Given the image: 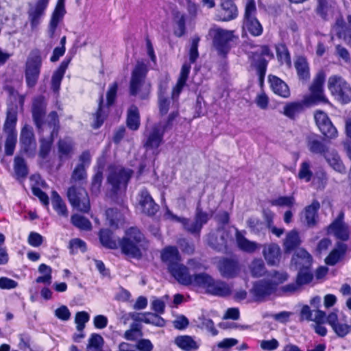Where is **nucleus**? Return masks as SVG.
<instances>
[{
	"label": "nucleus",
	"instance_id": "nucleus-1",
	"mask_svg": "<svg viewBox=\"0 0 351 351\" xmlns=\"http://www.w3.org/2000/svg\"><path fill=\"white\" fill-rule=\"evenodd\" d=\"M144 235L137 227H130L125 232V235L119 240V247L121 252L130 257L141 258V246Z\"/></svg>",
	"mask_w": 351,
	"mask_h": 351
},
{
	"label": "nucleus",
	"instance_id": "nucleus-2",
	"mask_svg": "<svg viewBox=\"0 0 351 351\" xmlns=\"http://www.w3.org/2000/svg\"><path fill=\"white\" fill-rule=\"evenodd\" d=\"M195 278L198 287L204 288L206 293L211 295L226 298L232 293L231 287L227 282L221 280H215L208 274L199 273Z\"/></svg>",
	"mask_w": 351,
	"mask_h": 351
},
{
	"label": "nucleus",
	"instance_id": "nucleus-3",
	"mask_svg": "<svg viewBox=\"0 0 351 351\" xmlns=\"http://www.w3.org/2000/svg\"><path fill=\"white\" fill-rule=\"evenodd\" d=\"M43 58L40 49L31 50L25 65V78L26 85L32 88L37 84L41 72Z\"/></svg>",
	"mask_w": 351,
	"mask_h": 351
},
{
	"label": "nucleus",
	"instance_id": "nucleus-4",
	"mask_svg": "<svg viewBox=\"0 0 351 351\" xmlns=\"http://www.w3.org/2000/svg\"><path fill=\"white\" fill-rule=\"evenodd\" d=\"M238 39L239 37L234 34V31L219 27L214 30L213 47L217 51L218 56L226 59Z\"/></svg>",
	"mask_w": 351,
	"mask_h": 351
},
{
	"label": "nucleus",
	"instance_id": "nucleus-5",
	"mask_svg": "<svg viewBox=\"0 0 351 351\" xmlns=\"http://www.w3.org/2000/svg\"><path fill=\"white\" fill-rule=\"evenodd\" d=\"M256 14L255 0H247L242 20V29L254 37L260 36L263 33V27L257 19Z\"/></svg>",
	"mask_w": 351,
	"mask_h": 351
},
{
	"label": "nucleus",
	"instance_id": "nucleus-6",
	"mask_svg": "<svg viewBox=\"0 0 351 351\" xmlns=\"http://www.w3.org/2000/svg\"><path fill=\"white\" fill-rule=\"evenodd\" d=\"M171 217L176 221L182 223L184 230L198 239L200 237L203 226L208 223L210 218L209 214L204 211L199 206H197L195 209L194 220L192 222L189 218L178 217L173 214Z\"/></svg>",
	"mask_w": 351,
	"mask_h": 351
},
{
	"label": "nucleus",
	"instance_id": "nucleus-7",
	"mask_svg": "<svg viewBox=\"0 0 351 351\" xmlns=\"http://www.w3.org/2000/svg\"><path fill=\"white\" fill-rule=\"evenodd\" d=\"M134 171L131 169L124 167L110 165L107 182L111 186V191L114 194H117L123 187L125 189Z\"/></svg>",
	"mask_w": 351,
	"mask_h": 351
},
{
	"label": "nucleus",
	"instance_id": "nucleus-8",
	"mask_svg": "<svg viewBox=\"0 0 351 351\" xmlns=\"http://www.w3.org/2000/svg\"><path fill=\"white\" fill-rule=\"evenodd\" d=\"M327 85L332 95L336 97L341 103L346 104L351 101V86L342 76H330Z\"/></svg>",
	"mask_w": 351,
	"mask_h": 351
},
{
	"label": "nucleus",
	"instance_id": "nucleus-9",
	"mask_svg": "<svg viewBox=\"0 0 351 351\" xmlns=\"http://www.w3.org/2000/svg\"><path fill=\"white\" fill-rule=\"evenodd\" d=\"M66 196L71 206L79 212L88 213L90 210L89 197L84 188L73 185L68 188Z\"/></svg>",
	"mask_w": 351,
	"mask_h": 351
},
{
	"label": "nucleus",
	"instance_id": "nucleus-10",
	"mask_svg": "<svg viewBox=\"0 0 351 351\" xmlns=\"http://www.w3.org/2000/svg\"><path fill=\"white\" fill-rule=\"evenodd\" d=\"M324 73H318L314 77L313 82L309 87V95L306 96L304 98V102L306 106L317 105L320 103L326 104L328 101L324 93Z\"/></svg>",
	"mask_w": 351,
	"mask_h": 351
},
{
	"label": "nucleus",
	"instance_id": "nucleus-11",
	"mask_svg": "<svg viewBox=\"0 0 351 351\" xmlns=\"http://www.w3.org/2000/svg\"><path fill=\"white\" fill-rule=\"evenodd\" d=\"M149 72L147 65L143 61H138L131 73L129 82V93L131 96L139 94Z\"/></svg>",
	"mask_w": 351,
	"mask_h": 351
},
{
	"label": "nucleus",
	"instance_id": "nucleus-12",
	"mask_svg": "<svg viewBox=\"0 0 351 351\" xmlns=\"http://www.w3.org/2000/svg\"><path fill=\"white\" fill-rule=\"evenodd\" d=\"M254 56L257 57L254 59V66L258 76L259 85L263 87L269 61L272 60L274 56L267 45H261L260 53H256Z\"/></svg>",
	"mask_w": 351,
	"mask_h": 351
},
{
	"label": "nucleus",
	"instance_id": "nucleus-13",
	"mask_svg": "<svg viewBox=\"0 0 351 351\" xmlns=\"http://www.w3.org/2000/svg\"><path fill=\"white\" fill-rule=\"evenodd\" d=\"M25 102V96L19 95V101H14L8 104L5 120L3 130L5 133H17L16 127L18 120L19 107L23 109Z\"/></svg>",
	"mask_w": 351,
	"mask_h": 351
},
{
	"label": "nucleus",
	"instance_id": "nucleus-14",
	"mask_svg": "<svg viewBox=\"0 0 351 351\" xmlns=\"http://www.w3.org/2000/svg\"><path fill=\"white\" fill-rule=\"evenodd\" d=\"M167 271L182 285L189 286L194 285L198 286V282L195 278L198 274L191 275L189 267L181 262L171 267Z\"/></svg>",
	"mask_w": 351,
	"mask_h": 351
},
{
	"label": "nucleus",
	"instance_id": "nucleus-15",
	"mask_svg": "<svg viewBox=\"0 0 351 351\" xmlns=\"http://www.w3.org/2000/svg\"><path fill=\"white\" fill-rule=\"evenodd\" d=\"M217 269L222 277L232 279L239 275L241 270V265L237 258L222 257L218 261Z\"/></svg>",
	"mask_w": 351,
	"mask_h": 351
},
{
	"label": "nucleus",
	"instance_id": "nucleus-16",
	"mask_svg": "<svg viewBox=\"0 0 351 351\" xmlns=\"http://www.w3.org/2000/svg\"><path fill=\"white\" fill-rule=\"evenodd\" d=\"M314 119L316 125L325 138L332 139L337 136V130L325 112L315 111Z\"/></svg>",
	"mask_w": 351,
	"mask_h": 351
},
{
	"label": "nucleus",
	"instance_id": "nucleus-17",
	"mask_svg": "<svg viewBox=\"0 0 351 351\" xmlns=\"http://www.w3.org/2000/svg\"><path fill=\"white\" fill-rule=\"evenodd\" d=\"M49 3V0H36L34 5L29 4L27 14L32 29L36 28L40 25L41 19L45 14Z\"/></svg>",
	"mask_w": 351,
	"mask_h": 351
},
{
	"label": "nucleus",
	"instance_id": "nucleus-18",
	"mask_svg": "<svg viewBox=\"0 0 351 351\" xmlns=\"http://www.w3.org/2000/svg\"><path fill=\"white\" fill-rule=\"evenodd\" d=\"M138 204L142 213L150 217H154L160 209L159 205L156 203L146 189L140 192Z\"/></svg>",
	"mask_w": 351,
	"mask_h": 351
},
{
	"label": "nucleus",
	"instance_id": "nucleus-19",
	"mask_svg": "<svg viewBox=\"0 0 351 351\" xmlns=\"http://www.w3.org/2000/svg\"><path fill=\"white\" fill-rule=\"evenodd\" d=\"M263 255L267 264L269 266H278L281 259L280 246L276 243L263 245Z\"/></svg>",
	"mask_w": 351,
	"mask_h": 351
},
{
	"label": "nucleus",
	"instance_id": "nucleus-20",
	"mask_svg": "<svg viewBox=\"0 0 351 351\" xmlns=\"http://www.w3.org/2000/svg\"><path fill=\"white\" fill-rule=\"evenodd\" d=\"M20 144L22 150L27 154H34L36 148L34 134L31 128L24 126L20 134Z\"/></svg>",
	"mask_w": 351,
	"mask_h": 351
},
{
	"label": "nucleus",
	"instance_id": "nucleus-21",
	"mask_svg": "<svg viewBox=\"0 0 351 351\" xmlns=\"http://www.w3.org/2000/svg\"><path fill=\"white\" fill-rule=\"evenodd\" d=\"M160 259L169 269L182 261V257L176 246L167 245L160 252Z\"/></svg>",
	"mask_w": 351,
	"mask_h": 351
},
{
	"label": "nucleus",
	"instance_id": "nucleus-22",
	"mask_svg": "<svg viewBox=\"0 0 351 351\" xmlns=\"http://www.w3.org/2000/svg\"><path fill=\"white\" fill-rule=\"evenodd\" d=\"M315 12L324 21H329L335 14L337 2L335 0H316Z\"/></svg>",
	"mask_w": 351,
	"mask_h": 351
},
{
	"label": "nucleus",
	"instance_id": "nucleus-23",
	"mask_svg": "<svg viewBox=\"0 0 351 351\" xmlns=\"http://www.w3.org/2000/svg\"><path fill=\"white\" fill-rule=\"evenodd\" d=\"M238 16V9L232 1H222L221 9L216 14V20L227 22L235 19Z\"/></svg>",
	"mask_w": 351,
	"mask_h": 351
},
{
	"label": "nucleus",
	"instance_id": "nucleus-24",
	"mask_svg": "<svg viewBox=\"0 0 351 351\" xmlns=\"http://www.w3.org/2000/svg\"><path fill=\"white\" fill-rule=\"evenodd\" d=\"M268 82L271 90L275 95L285 99L291 96L288 84L279 77L270 74L268 75Z\"/></svg>",
	"mask_w": 351,
	"mask_h": 351
},
{
	"label": "nucleus",
	"instance_id": "nucleus-25",
	"mask_svg": "<svg viewBox=\"0 0 351 351\" xmlns=\"http://www.w3.org/2000/svg\"><path fill=\"white\" fill-rule=\"evenodd\" d=\"M46 113V104L43 96L36 97L32 106V118L37 128H41L44 124Z\"/></svg>",
	"mask_w": 351,
	"mask_h": 351
},
{
	"label": "nucleus",
	"instance_id": "nucleus-26",
	"mask_svg": "<svg viewBox=\"0 0 351 351\" xmlns=\"http://www.w3.org/2000/svg\"><path fill=\"white\" fill-rule=\"evenodd\" d=\"M253 295L261 300L270 295L276 290V284L271 280H260L253 286Z\"/></svg>",
	"mask_w": 351,
	"mask_h": 351
},
{
	"label": "nucleus",
	"instance_id": "nucleus-27",
	"mask_svg": "<svg viewBox=\"0 0 351 351\" xmlns=\"http://www.w3.org/2000/svg\"><path fill=\"white\" fill-rule=\"evenodd\" d=\"M71 61V57L66 58L53 71L51 80V88L53 93H56L60 91L62 81Z\"/></svg>",
	"mask_w": 351,
	"mask_h": 351
},
{
	"label": "nucleus",
	"instance_id": "nucleus-28",
	"mask_svg": "<svg viewBox=\"0 0 351 351\" xmlns=\"http://www.w3.org/2000/svg\"><path fill=\"white\" fill-rule=\"evenodd\" d=\"M165 131L159 127L154 126L147 136L143 143L146 149H157L163 143Z\"/></svg>",
	"mask_w": 351,
	"mask_h": 351
},
{
	"label": "nucleus",
	"instance_id": "nucleus-29",
	"mask_svg": "<svg viewBox=\"0 0 351 351\" xmlns=\"http://www.w3.org/2000/svg\"><path fill=\"white\" fill-rule=\"evenodd\" d=\"M326 322L339 337H344L351 332V325L341 322L335 312H331L328 315Z\"/></svg>",
	"mask_w": 351,
	"mask_h": 351
},
{
	"label": "nucleus",
	"instance_id": "nucleus-30",
	"mask_svg": "<svg viewBox=\"0 0 351 351\" xmlns=\"http://www.w3.org/2000/svg\"><path fill=\"white\" fill-rule=\"evenodd\" d=\"M347 244L341 241L337 242L335 247L330 252L328 255L325 258V263L329 266L335 265L344 258L347 253Z\"/></svg>",
	"mask_w": 351,
	"mask_h": 351
},
{
	"label": "nucleus",
	"instance_id": "nucleus-31",
	"mask_svg": "<svg viewBox=\"0 0 351 351\" xmlns=\"http://www.w3.org/2000/svg\"><path fill=\"white\" fill-rule=\"evenodd\" d=\"M294 67L298 80L302 82H307L311 77L310 66L307 58L304 56H298L294 61Z\"/></svg>",
	"mask_w": 351,
	"mask_h": 351
},
{
	"label": "nucleus",
	"instance_id": "nucleus-32",
	"mask_svg": "<svg viewBox=\"0 0 351 351\" xmlns=\"http://www.w3.org/2000/svg\"><path fill=\"white\" fill-rule=\"evenodd\" d=\"M333 27L337 36L351 46V25L347 24L341 15L336 19Z\"/></svg>",
	"mask_w": 351,
	"mask_h": 351
},
{
	"label": "nucleus",
	"instance_id": "nucleus-33",
	"mask_svg": "<svg viewBox=\"0 0 351 351\" xmlns=\"http://www.w3.org/2000/svg\"><path fill=\"white\" fill-rule=\"evenodd\" d=\"M66 12L65 8H62L60 5L55 6L48 25L49 36L51 38L54 36L57 28L62 21Z\"/></svg>",
	"mask_w": 351,
	"mask_h": 351
},
{
	"label": "nucleus",
	"instance_id": "nucleus-34",
	"mask_svg": "<svg viewBox=\"0 0 351 351\" xmlns=\"http://www.w3.org/2000/svg\"><path fill=\"white\" fill-rule=\"evenodd\" d=\"M58 158L62 161L69 159L73 152L75 144L70 138H60L57 143Z\"/></svg>",
	"mask_w": 351,
	"mask_h": 351
},
{
	"label": "nucleus",
	"instance_id": "nucleus-35",
	"mask_svg": "<svg viewBox=\"0 0 351 351\" xmlns=\"http://www.w3.org/2000/svg\"><path fill=\"white\" fill-rule=\"evenodd\" d=\"M235 239L238 248L242 252L251 254L259 247L258 243L247 239L239 230H236Z\"/></svg>",
	"mask_w": 351,
	"mask_h": 351
},
{
	"label": "nucleus",
	"instance_id": "nucleus-36",
	"mask_svg": "<svg viewBox=\"0 0 351 351\" xmlns=\"http://www.w3.org/2000/svg\"><path fill=\"white\" fill-rule=\"evenodd\" d=\"M299 233L295 230L289 231L283 241V248L285 254H291L295 251L301 245Z\"/></svg>",
	"mask_w": 351,
	"mask_h": 351
},
{
	"label": "nucleus",
	"instance_id": "nucleus-37",
	"mask_svg": "<svg viewBox=\"0 0 351 351\" xmlns=\"http://www.w3.org/2000/svg\"><path fill=\"white\" fill-rule=\"evenodd\" d=\"M305 105L304 100L287 102L282 113L289 119L295 120L304 110Z\"/></svg>",
	"mask_w": 351,
	"mask_h": 351
},
{
	"label": "nucleus",
	"instance_id": "nucleus-38",
	"mask_svg": "<svg viewBox=\"0 0 351 351\" xmlns=\"http://www.w3.org/2000/svg\"><path fill=\"white\" fill-rule=\"evenodd\" d=\"M99 239L106 249L116 250L119 247V240H117L114 232L110 229H101L99 232Z\"/></svg>",
	"mask_w": 351,
	"mask_h": 351
},
{
	"label": "nucleus",
	"instance_id": "nucleus-39",
	"mask_svg": "<svg viewBox=\"0 0 351 351\" xmlns=\"http://www.w3.org/2000/svg\"><path fill=\"white\" fill-rule=\"evenodd\" d=\"M126 126L132 131H136L141 125V117L138 107L132 104L127 111Z\"/></svg>",
	"mask_w": 351,
	"mask_h": 351
},
{
	"label": "nucleus",
	"instance_id": "nucleus-40",
	"mask_svg": "<svg viewBox=\"0 0 351 351\" xmlns=\"http://www.w3.org/2000/svg\"><path fill=\"white\" fill-rule=\"evenodd\" d=\"M319 208L320 204L316 199H314L310 205L304 208V217L308 226H314L317 224Z\"/></svg>",
	"mask_w": 351,
	"mask_h": 351
},
{
	"label": "nucleus",
	"instance_id": "nucleus-41",
	"mask_svg": "<svg viewBox=\"0 0 351 351\" xmlns=\"http://www.w3.org/2000/svg\"><path fill=\"white\" fill-rule=\"evenodd\" d=\"M51 197L53 208L57 214L63 217H68L69 211L66 205L60 194L56 191H52Z\"/></svg>",
	"mask_w": 351,
	"mask_h": 351
},
{
	"label": "nucleus",
	"instance_id": "nucleus-42",
	"mask_svg": "<svg viewBox=\"0 0 351 351\" xmlns=\"http://www.w3.org/2000/svg\"><path fill=\"white\" fill-rule=\"evenodd\" d=\"M324 158L335 171L341 173H344L346 172L345 165H343L341 157L335 150H329Z\"/></svg>",
	"mask_w": 351,
	"mask_h": 351
},
{
	"label": "nucleus",
	"instance_id": "nucleus-43",
	"mask_svg": "<svg viewBox=\"0 0 351 351\" xmlns=\"http://www.w3.org/2000/svg\"><path fill=\"white\" fill-rule=\"evenodd\" d=\"M175 344L184 351L196 350L199 348V344L189 335H180L175 338Z\"/></svg>",
	"mask_w": 351,
	"mask_h": 351
},
{
	"label": "nucleus",
	"instance_id": "nucleus-44",
	"mask_svg": "<svg viewBox=\"0 0 351 351\" xmlns=\"http://www.w3.org/2000/svg\"><path fill=\"white\" fill-rule=\"evenodd\" d=\"M307 146L311 153L320 155L323 157L330 150L329 147L317 138H308L307 140Z\"/></svg>",
	"mask_w": 351,
	"mask_h": 351
},
{
	"label": "nucleus",
	"instance_id": "nucleus-45",
	"mask_svg": "<svg viewBox=\"0 0 351 351\" xmlns=\"http://www.w3.org/2000/svg\"><path fill=\"white\" fill-rule=\"evenodd\" d=\"M134 320L158 327H163L166 324V321L160 315L151 312H145L141 317L135 318Z\"/></svg>",
	"mask_w": 351,
	"mask_h": 351
},
{
	"label": "nucleus",
	"instance_id": "nucleus-46",
	"mask_svg": "<svg viewBox=\"0 0 351 351\" xmlns=\"http://www.w3.org/2000/svg\"><path fill=\"white\" fill-rule=\"evenodd\" d=\"M276 52L278 61L280 65H286L291 68L292 65L290 52L285 43L276 45Z\"/></svg>",
	"mask_w": 351,
	"mask_h": 351
},
{
	"label": "nucleus",
	"instance_id": "nucleus-47",
	"mask_svg": "<svg viewBox=\"0 0 351 351\" xmlns=\"http://www.w3.org/2000/svg\"><path fill=\"white\" fill-rule=\"evenodd\" d=\"M106 219L109 226L114 229L119 228L123 221V214L116 208H109L106 210Z\"/></svg>",
	"mask_w": 351,
	"mask_h": 351
},
{
	"label": "nucleus",
	"instance_id": "nucleus-48",
	"mask_svg": "<svg viewBox=\"0 0 351 351\" xmlns=\"http://www.w3.org/2000/svg\"><path fill=\"white\" fill-rule=\"evenodd\" d=\"M14 170L18 179H25L28 175L29 170L25 159L20 156H16L14 161Z\"/></svg>",
	"mask_w": 351,
	"mask_h": 351
},
{
	"label": "nucleus",
	"instance_id": "nucleus-49",
	"mask_svg": "<svg viewBox=\"0 0 351 351\" xmlns=\"http://www.w3.org/2000/svg\"><path fill=\"white\" fill-rule=\"evenodd\" d=\"M71 222L80 230L90 231L92 230V223L88 219L84 216L73 214L71 217Z\"/></svg>",
	"mask_w": 351,
	"mask_h": 351
},
{
	"label": "nucleus",
	"instance_id": "nucleus-50",
	"mask_svg": "<svg viewBox=\"0 0 351 351\" xmlns=\"http://www.w3.org/2000/svg\"><path fill=\"white\" fill-rule=\"evenodd\" d=\"M313 280V274L310 271L308 267L302 268L298 272L296 276L295 282L300 285V287L304 285L309 284Z\"/></svg>",
	"mask_w": 351,
	"mask_h": 351
},
{
	"label": "nucleus",
	"instance_id": "nucleus-51",
	"mask_svg": "<svg viewBox=\"0 0 351 351\" xmlns=\"http://www.w3.org/2000/svg\"><path fill=\"white\" fill-rule=\"evenodd\" d=\"M252 276L255 278H260L266 273V268L263 261L261 258H255L252 261L250 266Z\"/></svg>",
	"mask_w": 351,
	"mask_h": 351
},
{
	"label": "nucleus",
	"instance_id": "nucleus-52",
	"mask_svg": "<svg viewBox=\"0 0 351 351\" xmlns=\"http://www.w3.org/2000/svg\"><path fill=\"white\" fill-rule=\"evenodd\" d=\"M313 173L311 169V164L308 161H304L300 164L299 172L297 178L300 180H304L306 182L311 181Z\"/></svg>",
	"mask_w": 351,
	"mask_h": 351
},
{
	"label": "nucleus",
	"instance_id": "nucleus-53",
	"mask_svg": "<svg viewBox=\"0 0 351 351\" xmlns=\"http://www.w3.org/2000/svg\"><path fill=\"white\" fill-rule=\"evenodd\" d=\"M38 271L43 274V276H38L36 279L37 283H44L49 285L51 282L52 279V269L49 265L42 263L38 267Z\"/></svg>",
	"mask_w": 351,
	"mask_h": 351
},
{
	"label": "nucleus",
	"instance_id": "nucleus-54",
	"mask_svg": "<svg viewBox=\"0 0 351 351\" xmlns=\"http://www.w3.org/2000/svg\"><path fill=\"white\" fill-rule=\"evenodd\" d=\"M108 111L96 110L93 114V121L91 123L92 128L94 130L99 129L108 119Z\"/></svg>",
	"mask_w": 351,
	"mask_h": 351
},
{
	"label": "nucleus",
	"instance_id": "nucleus-55",
	"mask_svg": "<svg viewBox=\"0 0 351 351\" xmlns=\"http://www.w3.org/2000/svg\"><path fill=\"white\" fill-rule=\"evenodd\" d=\"M118 88H119V83L117 81L114 82L109 86L108 89L106 93V106L107 108H110V107L112 106L116 103Z\"/></svg>",
	"mask_w": 351,
	"mask_h": 351
},
{
	"label": "nucleus",
	"instance_id": "nucleus-56",
	"mask_svg": "<svg viewBox=\"0 0 351 351\" xmlns=\"http://www.w3.org/2000/svg\"><path fill=\"white\" fill-rule=\"evenodd\" d=\"M6 138L5 142V154L6 156H12L16 142H17V133H5Z\"/></svg>",
	"mask_w": 351,
	"mask_h": 351
},
{
	"label": "nucleus",
	"instance_id": "nucleus-57",
	"mask_svg": "<svg viewBox=\"0 0 351 351\" xmlns=\"http://www.w3.org/2000/svg\"><path fill=\"white\" fill-rule=\"evenodd\" d=\"M40 147L38 151V157L44 161L49 155L53 144L51 141H48L46 138L42 137L39 139Z\"/></svg>",
	"mask_w": 351,
	"mask_h": 351
},
{
	"label": "nucleus",
	"instance_id": "nucleus-58",
	"mask_svg": "<svg viewBox=\"0 0 351 351\" xmlns=\"http://www.w3.org/2000/svg\"><path fill=\"white\" fill-rule=\"evenodd\" d=\"M329 227L332 230L335 236L338 239L342 241H347L348 239L349 234L341 222L335 220L330 225Z\"/></svg>",
	"mask_w": 351,
	"mask_h": 351
},
{
	"label": "nucleus",
	"instance_id": "nucleus-59",
	"mask_svg": "<svg viewBox=\"0 0 351 351\" xmlns=\"http://www.w3.org/2000/svg\"><path fill=\"white\" fill-rule=\"evenodd\" d=\"M104 339L99 334L92 333L89 337L87 348L95 351H102Z\"/></svg>",
	"mask_w": 351,
	"mask_h": 351
},
{
	"label": "nucleus",
	"instance_id": "nucleus-60",
	"mask_svg": "<svg viewBox=\"0 0 351 351\" xmlns=\"http://www.w3.org/2000/svg\"><path fill=\"white\" fill-rule=\"evenodd\" d=\"M104 176L101 169H98L92 177L90 184V191L93 193L100 192Z\"/></svg>",
	"mask_w": 351,
	"mask_h": 351
},
{
	"label": "nucleus",
	"instance_id": "nucleus-61",
	"mask_svg": "<svg viewBox=\"0 0 351 351\" xmlns=\"http://www.w3.org/2000/svg\"><path fill=\"white\" fill-rule=\"evenodd\" d=\"M90 315L86 311H80L76 313L75 316V323L78 331L82 332L85 328L86 324L89 321Z\"/></svg>",
	"mask_w": 351,
	"mask_h": 351
},
{
	"label": "nucleus",
	"instance_id": "nucleus-62",
	"mask_svg": "<svg viewBox=\"0 0 351 351\" xmlns=\"http://www.w3.org/2000/svg\"><path fill=\"white\" fill-rule=\"evenodd\" d=\"M200 38L195 36L193 38L191 45L189 50V60L190 63H195L199 57L198 45Z\"/></svg>",
	"mask_w": 351,
	"mask_h": 351
},
{
	"label": "nucleus",
	"instance_id": "nucleus-63",
	"mask_svg": "<svg viewBox=\"0 0 351 351\" xmlns=\"http://www.w3.org/2000/svg\"><path fill=\"white\" fill-rule=\"evenodd\" d=\"M32 192L34 196L39 199L41 204L48 209L49 206V198L48 195L40 188L36 186L32 187Z\"/></svg>",
	"mask_w": 351,
	"mask_h": 351
},
{
	"label": "nucleus",
	"instance_id": "nucleus-64",
	"mask_svg": "<svg viewBox=\"0 0 351 351\" xmlns=\"http://www.w3.org/2000/svg\"><path fill=\"white\" fill-rule=\"evenodd\" d=\"M294 202L295 199L293 196H280L271 200L270 203L272 206L292 207Z\"/></svg>",
	"mask_w": 351,
	"mask_h": 351
}]
</instances>
